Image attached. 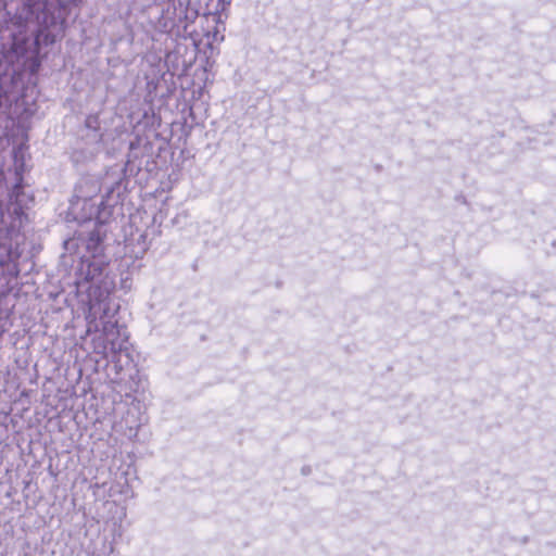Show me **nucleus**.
Segmentation results:
<instances>
[{"label": "nucleus", "instance_id": "f257e3e1", "mask_svg": "<svg viewBox=\"0 0 556 556\" xmlns=\"http://www.w3.org/2000/svg\"><path fill=\"white\" fill-rule=\"evenodd\" d=\"M104 266L101 262H84L80 276L90 282L88 288L89 305L86 315L87 331H101L103 343H96L94 352L108 356L116 355L126 350V340L121 338L117 321L113 320L110 306L112 282L103 276Z\"/></svg>", "mask_w": 556, "mask_h": 556}, {"label": "nucleus", "instance_id": "f03ea898", "mask_svg": "<svg viewBox=\"0 0 556 556\" xmlns=\"http://www.w3.org/2000/svg\"><path fill=\"white\" fill-rule=\"evenodd\" d=\"M232 0H217V5L215 12L212 13L213 20L217 23H223L222 13H225L230 5Z\"/></svg>", "mask_w": 556, "mask_h": 556}, {"label": "nucleus", "instance_id": "7ed1b4c3", "mask_svg": "<svg viewBox=\"0 0 556 556\" xmlns=\"http://www.w3.org/2000/svg\"><path fill=\"white\" fill-rule=\"evenodd\" d=\"M222 21L223 23H217L215 20L214 22L216 23V26L214 27L213 31L210 33L207 36H212V40L214 42H222L224 40V30H225V26H224V23H225V18L222 16Z\"/></svg>", "mask_w": 556, "mask_h": 556}, {"label": "nucleus", "instance_id": "20e7f679", "mask_svg": "<svg viewBox=\"0 0 556 556\" xmlns=\"http://www.w3.org/2000/svg\"><path fill=\"white\" fill-rule=\"evenodd\" d=\"M110 212L108 211V208L104 206V202L101 201L98 205H97V208H96V212H94V218L99 223V224H103L105 223V215H109Z\"/></svg>", "mask_w": 556, "mask_h": 556}, {"label": "nucleus", "instance_id": "39448f33", "mask_svg": "<svg viewBox=\"0 0 556 556\" xmlns=\"http://www.w3.org/2000/svg\"><path fill=\"white\" fill-rule=\"evenodd\" d=\"M102 241V236L100 230H97L94 232H91L89 241H88V248L96 247Z\"/></svg>", "mask_w": 556, "mask_h": 556}]
</instances>
